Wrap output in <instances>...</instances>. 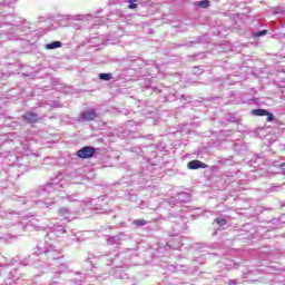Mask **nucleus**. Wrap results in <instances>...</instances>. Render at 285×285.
Segmentation results:
<instances>
[{"label": "nucleus", "instance_id": "39", "mask_svg": "<svg viewBox=\"0 0 285 285\" xmlns=\"http://www.w3.org/2000/svg\"><path fill=\"white\" fill-rule=\"evenodd\" d=\"M66 268H68L66 264H61L58 266V271H66Z\"/></svg>", "mask_w": 285, "mask_h": 285}, {"label": "nucleus", "instance_id": "32", "mask_svg": "<svg viewBox=\"0 0 285 285\" xmlns=\"http://www.w3.org/2000/svg\"><path fill=\"white\" fill-rule=\"evenodd\" d=\"M66 199H68V202H79V199H77V194L68 195L66 196Z\"/></svg>", "mask_w": 285, "mask_h": 285}, {"label": "nucleus", "instance_id": "18", "mask_svg": "<svg viewBox=\"0 0 285 285\" xmlns=\"http://www.w3.org/2000/svg\"><path fill=\"white\" fill-rule=\"evenodd\" d=\"M250 115H253V117H266V115H268V110L266 109H253L250 111Z\"/></svg>", "mask_w": 285, "mask_h": 285}, {"label": "nucleus", "instance_id": "22", "mask_svg": "<svg viewBox=\"0 0 285 285\" xmlns=\"http://www.w3.org/2000/svg\"><path fill=\"white\" fill-rule=\"evenodd\" d=\"M98 78L100 81H110V79H112V73H99Z\"/></svg>", "mask_w": 285, "mask_h": 285}, {"label": "nucleus", "instance_id": "25", "mask_svg": "<svg viewBox=\"0 0 285 285\" xmlns=\"http://www.w3.org/2000/svg\"><path fill=\"white\" fill-rule=\"evenodd\" d=\"M137 1H139V0H128L129 10H137Z\"/></svg>", "mask_w": 285, "mask_h": 285}, {"label": "nucleus", "instance_id": "26", "mask_svg": "<svg viewBox=\"0 0 285 285\" xmlns=\"http://www.w3.org/2000/svg\"><path fill=\"white\" fill-rule=\"evenodd\" d=\"M116 277L117 279H128L129 276L125 272H116Z\"/></svg>", "mask_w": 285, "mask_h": 285}, {"label": "nucleus", "instance_id": "37", "mask_svg": "<svg viewBox=\"0 0 285 285\" xmlns=\"http://www.w3.org/2000/svg\"><path fill=\"white\" fill-rule=\"evenodd\" d=\"M139 208H148V203L141 200L139 204Z\"/></svg>", "mask_w": 285, "mask_h": 285}, {"label": "nucleus", "instance_id": "12", "mask_svg": "<svg viewBox=\"0 0 285 285\" xmlns=\"http://www.w3.org/2000/svg\"><path fill=\"white\" fill-rule=\"evenodd\" d=\"M226 224H228L226 218H216L213 223L214 228H216L213 235H217V230H224V226H226Z\"/></svg>", "mask_w": 285, "mask_h": 285}, {"label": "nucleus", "instance_id": "5", "mask_svg": "<svg viewBox=\"0 0 285 285\" xmlns=\"http://www.w3.org/2000/svg\"><path fill=\"white\" fill-rule=\"evenodd\" d=\"M190 202V194L178 193L175 197H171L168 202L169 206H176V204H188Z\"/></svg>", "mask_w": 285, "mask_h": 285}, {"label": "nucleus", "instance_id": "17", "mask_svg": "<svg viewBox=\"0 0 285 285\" xmlns=\"http://www.w3.org/2000/svg\"><path fill=\"white\" fill-rule=\"evenodd\" d=\"M59 217H62L63 219H70L71 212L67 207H61L58 210Z\"/></svg>", "mask_w": 285, "mask_h": 285}, {"label": "nucleus", "instance_id": "33", "mask_svg": "<svg viewBox=\"0 0 285 285\" xmlns=\"http://www.w3.org/2000/svg\"><path fill=\"white\" fill-rule=\"evenodd\" d=\"M204 72V69L202 67H194L193 73L194 75H202Z\"/></svg>", "mask_w": 285, "mask_h": 285}, {"label": "nucleus", "instance_id": "11", "mask_svg": "<svg viewBox=\"0 0 285 285\" xmlns=\"http://www.w3.org/2000/svg\"><path fill=\"white\" fill-rule=\"evenodd\" d=\"M187 168L189 170H199V168H208V165L202 163V160H190L188 164H187Z\"/></svg>", "mask_w": 285, "mask_h": 285}, {"label": "nucleus", "instance_id": "8", "mask_svg": "<svg viewBox=\"0 0 285 285\" xmlns=\"http://www.w3.org/2000/svg\"><path fill=\"white\" fill-rule=\"evenodd\" d=\"M22 124H39V115L32 111H27L21 117Z\"/></svg>", "mask_w": 285, "mask_h": 285}, {"label": "nucleus", "instance_id": "36", "mask_svg": "<svg viewBox=\"0 0 285 285\" xmlns=\"http://www.w3.org/2000/svg\"><path fill=\"white\" fill-rule=\"evenodd\" d=\"M57 277H59V273L56 274V276L53 278H51L49 285H55V284H58L57 282Z\"/></svg>", "mask_w": 285, "mask_h": 285}, {"label": "nucleus", "instance_id": "29", "mask_svg": "<svg viewBox=\"0 0 285 285\" xmlns=\"http://www.w3.org/2000/svg\"><path fill=\"white\" fill-rule=\"evenodd\" d=\"M49 106L51 107V108H61V102H59V101H57V100H51V101H49Z\"/></svg>", "mask_w": 285, "mask_h": 285}, {"label": "nucleus", "instance_id": "23", "mask_svg": "<svg viewBox=\"0 0 285 285\" xmlns=\"http://www.w3.org/2000/svg\"><path fill=\"white\" fill-rule=\"evenodd\" d=\"M266 35H268V30L264 29V30L252 33V37L254 38L266 37Z\"/></svg>", "mask_w": 285, "mask_h": 285}, {"label": "nucleus", "instance_id": "21", "mask_svg": "<svg viewBox=\"0 0 285 285\" xmlns=\"http://www.w3.org/2000/svg\"><path fill=\"white\" fill-rule=\"evenodd\" d=\"M7 38L9 39V41H19V39H21V35L9 31L7 33Z\"/></svg>", "mask_w": 285, "mask_h": 285}, {"label": "nucleus", "instance_id": "30", "mask_svg": "<svg viewBox=\"0 0 285 285\" xmlns=\"http://www.w3.org/2000/svg\"><path fill=\"white\" fill-rule=\"evenodd\" d=\"M228 285H237V284H242V279L239 278H234V279H229L227 282Z\"/></svg>", "mask_w": 285, "mask_h": 285}, {"label": "nucleus", "instance_id": "34", "mask_svg": "<svg viewBox=\"0 0 285 285\" xmlns=\"http://www.w3.org/2000/svg\"><path fill=\"white\" fill-rule=\"evenodd\" d=\"M170 268H173L174 272H177V271H181V268H186V265H175V266H170Z\"/></svg>", "mask_w": 285, "mask_h": 285}, {"label": "nucleus", "instance_id": "43", "mask_svg": "<svg viewBox=\"0 0 285 285\" xmlns=\"http://www.w3.org/2000/svg\"><path fill=\"white\" fill-rule=\"evenodd\" d=\"M146 139L153 140V139H155V137L153 135H147Z\"/></svg>", "mask_w": 285, "mask_h": 285}, {"label": "nucleus", "instance_id": "19", "mask_svg": "<svg viewBox=\"0 0 285 285\" xmlns=\"http://www.w3.org/2000/svg\"><path fill=\"white\" fill-rule=\"evenodd\" d=\"M197 8H203V10H206V8H210V0H202L195 3Z\"/></svg>", "mask_w": 285, "mask_h": 285}, {"label": "nucleus", "instance_id": "14", "mask_svg": "<svg viewBox=\"0 0 285 285\" xmlns=\"http://www.w3.org/2000/svg\"><path fill=\"white\" fill-rule=\"evenodd\" d=\"M262 164H264V156L262 154H258L250 159V165L254 168L262 166Z\"/></svg>", "mask_w": 285, "mask_h": 285}, {"label": "nucleus", "instance_id": "20", "mask_svg": "<svg viewBox=\"0 0 285 285\" xmlns=\"http://www.w3.org/2000/svg\"><path fill=\"white\" fill-rule=\"evenodd\" d=\"M225 119L227 121H230V124H239V118H237V116L235 114H227L225 116Z\"/></svg>", "mask_w": 285, "mask_h": 285}, {"label": "nucleus", "instance_id": "38", "mask_svg": "<svg viewBox=\"0 0 285 285\" xmlns=\"http://www.w3.org/2000/svg\"><path fill=\"white\" fill-rule=\"evenodd\" d=\"M279 188V186H275V185H271L269 188H267V190H272V191H275Z\"/></svg>", "mask_w": 285, "mask_h": 285}, {"label": "nucleus", "instance_id": "6", "mask_svg": "<svg viewBox=\"0 0 285 285\" xmlns=\"http://www.w3.org/2000/svg\"><path fill=\"white\" fill-rule=\"evenodd\" d=\"M95 153L97 149L92 146H85L77 151V157L80 159H90V157H95Z\"/></svg>", "mask_w": 285, "mask_h": 285}, {"label": "nucleus", "instance_id": "7", "mask_svg": "<svg viewBox=\"0 0 285 285\" xmlns=\"http://www.w3.org/2000/svg\"><path fill=\"white\" fill-rule=\"evenodd\" d=\"M21 277V273H19V269L13 268L9 273V279L3 281V278L0 279V285H17V279Z\"/></svg>", "mask_w": 285, "mask_h": 285}, {"label": "nucleus", "instance_id": "1", "mask_svg": "<svg viewBox=\"0 0 285 285\" xmlns=\"http://www.w3.org/2000/svg\"><path fill=\"white\" fill-rule=\"evenodd\" d=\"M61 186L57 181L48 183L47 185L40 187L37 191L38 197H41L40 199L36 200V204L40 208H51V206H55V193L59 190Z\"/></svg>", "mask_w": 285, "mask_h": 285}, {"label": "nucleus", "instance_id": "3", "mask_svg": "<svg viewBox=\"0 0 285 285\" xmlns=\"http://www.w3.org/2000/svg\"><path fill=\"white\" fill-rule=\"evenodd\" d=\"M11 24L23 35L30 30V22L21 17H13Z\"/></svg>", "mask_w": 285, "mask_h": 285}, {"label": "nucleus", "instance_id": "9", "mask_svg": "<svg viewBox=\"0 0 285 285\" xmlns=\"http://www.w3.org/2000/svg\"><path fill=\"white\" fill-rule=\"evenodd\" d=\"M99 115H97V111L95 109H88L80 114L81 121H95Z\"/></svg>", "mask_w": 285, "mask_h": 285}, {"label": "nucleus", "instance_id": "24", "mask_svg": "<svg viewBox=\"0 0 285 285\" xmlns=\"http://www.w3.org/2000/svg\"><path fill=\"white\" fill-rule=\"evenodd\" d=\"M3 215H6L7 219H19L18 215H12V214H8L6 212H0V217H3Z\"/></svg>", "mask_w": 285, "mask_h": 285}, {"label": "nucleus", "instance_id": "10", "mask_svg": "<svg viewBox=\"0 0 285 285\" xmlns=\"http://www.w3.org/2000/svg\"><path fill=\"white\" fill-rule=\"evenodd\" d=\"M36 222H37V219L35 218V216H28L26 218H22L18 224L23 229L28 228V226L37 228V225H35Z\"/></svg>", "mask_w": 285, "mask_h": 285}, {"label": "nucleus", "instance_id": "41", "mask_svg": "<svg viewBox=\"0 0 285 285\" xmlns=\"http://www.w3.org/2000/svg\"><path fill=\"white\" fill-rule=\"evenodd\" d=\"M58 233H61L63 235V233H66V229L61 226H58Z\"/></svg>", "mask_w": 285, "mask_h": 285}, {"label": "nucleus", "instance_id": "16", "mask_svg": "<svg viewBox=\"0 0 285 285\" xmlns=\"http://www.w3.org/2000/svg\"><path fill=\"white\" fill-rule=\"evenodd\" d=\"M63 43L61 41H52L50 43L45 45L46 50H57V48H61Z\"/></svg>", "mask_w": 285, "mask_h": 285}, {"label": "nucleus", "instance_id": "35", "mask_svg": "<svg viewBox=\"0 0 285 285\" xmlns=\"http://www.w3.org/2000/svg\"><path fill=\"white\" fill-rule=\"evenodd\" d=\"M12 262H19L22 266H28V263H26V261L19 259V256H16L14 258H12Z\"/></svg>", "mask_w": 285, "mask_h": 285}, {"label": "nucleus", "instance_id": "27", "mask_svg": "<svg viewBox=\"0 0 285 285\" xmlns=\"http://www.w3.org/2000/svg\"><path fill=\"white\" fill-rule=\"evenodd\" d=\"M134 226H138V227H141V226H146V220L145 219H135L132 222Z\"/></svg>", "mask_w": 285, "mask_h": 285}, {"label": "nucleus", "instance_id": "40", "mask_svg": "<svg viewBox=\"0 0 285 285\" xmlns=\"http://www.w3.org/2000/svg\"><path fill=\"white\" fill-rule=\"evenodd\" d=\"M194 43H199V41H189V42H187L185 46H186L187 48H190V46H194Z\"/></svg>", "mask_w": 285, "mask_h": 285}, {"label": "nucleus", "instance_id": "15", "mask_svg": "<svg viewBox=\"0 0 285 285\" xmlns=\"http://www.w3.org/2000/svg\"><path fill=\"white\" fill-rule=\"evenodd\" d=\"M121 239H126V235L124 233L118 234L116 236H110L109 238H107V244H109V245L119 244V242H121Z\"/></svg>", "mask_w": 285, "mask_h": 285}, {"label": "nucleus", "instance_id": "44", "mask_svg": "<svg viewBox=\"0 0 285 285\" xmlns=\"http://www.w3.org/2000/svg\"><path fill=\"white\" fill-rule=\"evenodd\" d=\"M227 266H228L227 268H233V266H235V262L230 261V264Z\"/></svg>", "mask_w": 285, "mask_h": 285}, {"label": "nucleus", "instance_id": "13", "mask_svg": "<svg viewBox=\"0 0 285 285\" xmlns=\"http://www.w3.org/2000/svg\"><path fill=\"white\" fill-rule=\"evenodd\" d=\"M171 222H174V224H176V226H175L176 235L181 233V230H184V226H186V223L184 222V218H181V216L174 217V219Z\"/></svg>", "mask_w": 285, "mask_h": 285}, {"label": "nucleus", "instance_id": "28", "mask_svg": "<svg viewBox=\"0 0 285 285\" xmlns=\"http://www.w3.org/2000/svg\"><path fill=\"white\" fill-rule=\"evenodd\" d=\"M180 101H185L186 104H190V101H193V97H190L188 95H181Z\"/></svg>", "mask_w": 285, "mask_h": 285}, {"label": "nucleus", "instance_id": "42", "mask_svg": "<svg viewBox=\"0 0 285 285\" xmlns=\"http://www.w3.org/2000/svg\"><path fill=\"white\" fill-rule=\"evenodd\" d=\"M274 225L277 227H279V219L278 218H274Z\"/></svg>", "mask_w": 285, "mask_h": 285}, {"label": "nucleus", "instance_id": "2", "mask_svg": "<svg viewBox=\"0 0 285 285\" xmlns=\"http://www.w3.org/2000/svg\"><path fill=\"white\" fill-rule=\"evenodd\" d=\"M33 255H46L49 259H61V252L55 249L53 246L48 245L47 242H39L33 248Z\"/></svg>", "mask_w": 285, "mask_h": 285}, {"label": "nucleus", "instance_id": "4", "mask_svg": "<svg viewBox=\"0 0 285 285\" xmlns=\"http://www.w3.org/2000/svg\"><path fill=\"white\" fill-rule=\"evenodd\" d=\"M19 70H21V63L13 62L7 65L4 68L0 69L2 77H10L11 75H19Z\"/></svg>", "mask_w": 285, "mask_h": 285}, {"label": "nucleus", "instance_id": "31", "mask_svg": "<svg viewBox=\"0 0 285 285\" xmlns=\"http://www.w3.org/2000/svg\"><path fill=\"white\" fill-rule=\"evenodd\" d=\"M267 117V121H275V115L273 112L267 110V114L265 115Z\"/></svg>", "mask_w": 285, "mask_h": 285}]
</instances>
